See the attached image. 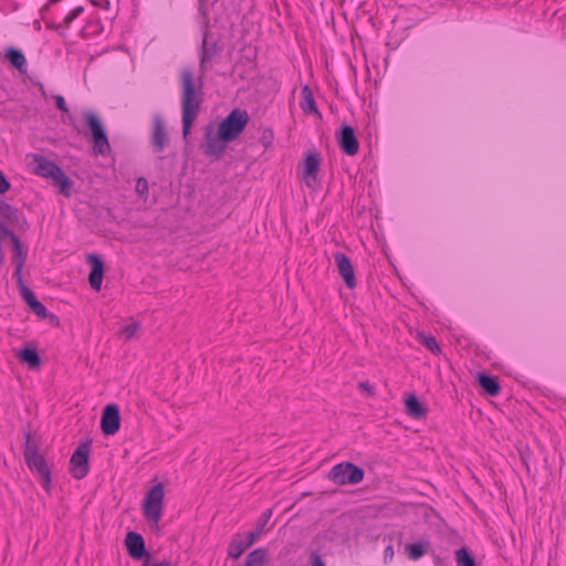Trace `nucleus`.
I'll list each match as a JSON object with an SVG mask.
<instances>
[{
    "mask_svg": "<svg viewBox=\"0 0 566 566\" xmlns=\"http://www.w3.org/2000/svg\"><path fill=\"white\" fill-rule=\"evenodd\" d=\"M181 111H182V135L186 138L190 134L191 126L196 120L202 103V83L197 86L190 69L181 71Z\"/></svg>",
    "mask_w": 566,
    "mask_h": 566,
    "instance_id": "obj_1",
    "label": "nucleus"
},
{
    "mask_svg": "<svg viewBox=\"0 0 566 566\" xmlns=\"http://www.w3.org/2000/svg\"><path fill=\"white\" fill-rule=\"evenodd\" d=\"M365 478V471L352 462H340L332 468L328 479L337 485H355Z\"/></svg>",
    "mask_w": 566,
    "mask_h": 566,
    "instance_id": "obj_2",
    "label": "nucleus"
},
{
    "mask_svg": "<svg viewBox=\"0 0 566 566\" xmlns=\"http://www.w3.org/2000/svg\"><path fill=\"white\" fill-rule=\"evenodd\" d=\"M165 488L157 483L146 493L143 512L147 521L158 524L164 511Z\"/></svg>",
    "mask_w": 566,
    "mask_h": 566,
    "instance_id": "obj_3",
    "label": "nucleus"
},
{
    "mask_svg": "<svg viewBox=\"0 0 566 566\" xmlns=\"http://www.w3.org/2000/svg\"><path fill=\"white\" fill-rule=\"evenodd\" d=\"M84 118L86 122V126L88 127L92 134L94 154H107L111 150V145L101 119L93 112L84 113Z\"/></svg>",
    "mask_w": 566,
    "mask_h": 566,
    "instance_id": "obj_4",
    "label": "nucleus"
},
{
    "mask_svg": "<svg viewBox=\"0 0 566 566\" xmlns=\"http://www.w3.org/2000/svg\"><path fill=\"white\" fill-rule=\"evenodd\" d=\"M249 122L245 111L233 109L219 125L218 130L223 139L234 140L244 129Z\"/></svg>",
    "mask_w": 566,
    "mask_h": 566,
    "instance_id": "obj_5",
    "label": "nucleus"
},
{
    "mask_svg": "<svg viewBox=\"0 0 566 566\" xmlns=\"http://www.w3.org/2000/svg\"><path fill=\"white\" fill-rule=\"evenodd\" d=\"M271 515V510L264 512L262 514V522L260 523V525L254 531L249 532L244 539L233 538V541L229 544L228 556L232 559H238L245 549L253 545L262 534L264 526L270 520Z\"/></svg>",
    "mask_w": 566,
    "mask_h": 566,
    "instance_id": "obj_6",
    "label": "nucleus"
},
{
    "mask_svg": "<svg viewBox=\"0 0 566 566\" xmlns=\"http://www.w3.org/2000/svg\"><path fill=\"white\" fill-rule=\"evenodd\" d=\"M25 161L30 172L39 177H65L62 169L44 156L28 155Z\"/></svg>",
    "mask_w": 566,
    "mask_h": 566,
    "instance_id": "obj_7",
    "label": "nucleus"
},
{
    "mask_svg": "<svg viewBox=\"0 0 566 566\" xmlns=\"http://www.w3.org/2000/svg\"><path fill=\"white\" fill-rule=\"evenodd\" d=\"M91 443H81L70 459V470L73 478L81 480L87 475Z\"/></svg>",
    "mask_w": 566,
    "mask_h": 566,
    "instance_id": "obj_8",
    "label": "nucleus"
},
{
    "mask_svg": "<svg viewBox=\"0 0 566 566\" xmlns=\"http://www.w3.org/2000/svg\"><path fill=\"white\" fill-rule=\"evenodd\" d=\"M228 139L222 138V134L218 129H216L213 124H209L205 128V142L203 149L208 156L219 157L226 150V144Z\"/></svg>",
    "mask_w": 566,
    "mask_h": 566,
    "instance_id": "obj_9",
    "label": "nucleus"
},
{
    "mask_svg": "<svg viewBox=\"0 0 566 566\" xmlns=\"http://www.w3.org/2000/svg\"><path fill=\"white\" fill-rule=\"evenodd\" d=\"M24 460L29 469L40 476L43 489L50 493L52 488L51 470L43 455L30 452Z\"/></svg>",
    "mask_w": 566,
    "mask_h": 566,
    "instance_id": "obj_10",
    "label": "nucleus"
},
{
    "mask_svg": "<svg viewBox=\"0 0 566 566\" xmlns=\"http://www.w3.org/2000/svg\"><path fill=\"white\" fill-rule=\"evenodd\" d=\"M120 428L119 408L115 403L105 406L102 412L101 430L105 436H113Z\"/></svg>",
    "mask_w": 566,
    "mask_h": 566,
    "instance_id": "obj_11",
    "label": "nucleus"
},
{
    "mask_svg": "<svg viewBox=\"0 0 566 566\" xmlns=\"http://www.w3.org/2000/svg\"><path fill=\"white\" fill-rule=\"evenodd\" d=\"M125 545L129 556L135 560L149 558L150 556L146 549L144 537L134 531H129L126 534Z\"/></svg>",
    "mask_w": 566,
    "mask_h": 566,
    "instance_id": "obj_12",
    "label": "nucleus"
},
{
    "mask_svg": "<svg viewBox=\"0 0 566 566\" xmlns=\"http://www.w3.org/2000/svg\"><path fill=\"white\" fill-rule=\"evenodd\" d=\"M337 142L339 148L348 156H354L358 153L359 143L356 137L355 130L349 125H343L339 134H337Z\"/></svg>",
    "mask_w": 566,
    "mask_h": 566,
    "instance_id": "obj_13",
    "label": "nucleus"
},
{
    "mask_svg": "<svg viewBox=\"0 0 566 566\" xmlns=\"http://www.w3.org/2000/svg\"><path fill=\"white\" fill-rule=\"evenodd\" d=\"M335 262L337 265L338 274L344 280L345 285L348 289H354L357 282L350 259L342 252H336Z\"/></svg>",
    "mask_w": 566,
    "mask_h": 566,
    "instance_id": "obj_14",
    "label": "nucleus"
},
{
    "mask_svg": "<svg viewBox=\"0 0 566 566\" xmlns=\"http://www.w3.org/2000/svg\"><path fill=\"white\" fill-rule=\"evenodd\" d=\"M87 260L92 265L91 273L88 275V282L93 290L99 291L104 275V262L97 254H90Z\"/></svg>",
    "mask_w": 566,
    "mask_h": 566,
    "instance_id": "obj_15",
    "label": "nucleus"
},
{
    "mask_svg": "<svg viewBox=\"0 0 566 566\" xmlns=\"http://www.w3.org/2000/svg\"><path fill=\"white\" fill-rule=\"evenodd\" d=\"M168 142L165 124L160 115L154 116L151 143L156 151H161Z\"/></svg>",
    "mask_w": 566,
    "mask_h": 566,
    "instance_id": "obj_16",
    "label": "nucleus"
},
{
    "mask_svg": "<svg viewBox=\"0 0 566 566\" xmlns=\"http://www.w3.org/2000/svg\"><path fill=\"white\" fill-rule=\"evenodd\" d=\"M218 52L216 43L209 44L207 38L203 39L200 57V72L201 76L206 73L208 65L211 63Z\"/></svg>",
    "mask_w": 566,
    "mask_h": 566,
    "instance_id": "obj_17",
    "label": "nucleus"
},
{
    "mask_svg": "<svg viewBox=\"0 0 566 566\" xmlns=\"http://www.w3.org/2000/svg\"><path fill=\"white\" fill-rule=\"evenodd\" d=\"M301 98L302 99H301L300 106L305 114H315L318 116L321 115L317 109V106H316V103H315V99L313 96V92L308 85H305L302 88Z\"/></svg>",
    "mask_w": 566,
    "mask_h": 566,
    "instance_id": "obj_18",
    "label": "nucleus"
},
{
    "mask_svg": "<svg viewBox=\"0 0 566 566\" xmlns=\"http://www.w3.org/2000/svg\"><path fill=\"white\" fill-rule=\"evenodd\" d=\"M405 405L407 413L413 419H420L427 415V409L416 395L408 396Z\"/></svg>",
    "mask_w": 566,
    "mask_h": 566,
    "instance_id": "obj_19",
    "label": "nucleus"
},
{
    "mask_svg": "<svg viewBox=\"0 0 566 566\" xmlns=\"http://www.w3.org/2000/svg\"><path fill=\"white\" fill-rule=\"evenodd\" d=\"M321 165L319 154L316 151L308 153L303 163L304 177H315Z\"/></svg>",
    "mask_w": 566,
    "mask_h": 566,
    "instance_id": "obj_20",
    "label": "nucleus"
},
{
    "mask_svg": "<svg viewBox=\"0 0 566 566\" xmlns=\"http://www.w3.org/2000/svg\"><path fill=\"white\" fill-rule=\"evenodd\" d=\"M6 57L20 73L27 72V60L20 50L9 48L6 52Z\"/></svg>",
    "mask_w": 566,
    "mask_h": 566,
    "instance_id": "obj_21",
    "label": "nucleus"
},
{
    "mask_svg": "<svg viewBox=\"0 0 566 566\" xmlns=\"http://www.w3.org/2000/svg\"><path fill=\"white\" fill-rule=\"evenodd\" d=\"M19 358L21 359V361L25 363L31 368H36L41 364V357L36 349L34 348L25 347L21 349Z\"/></svg>",
    "mask_w": 566,
    "mask_h": 566,
    "instance_id": "obj_22",
    "label": "nucleus"
},
{
    "mask_svg": "<svg viewBox=\"0 0 566 566\" xmlns=\"http://www.w3.org/2000/svg\"><path fill=\"white\" fill-rule=\"evenodd\" d=\"M476 380L481 388L491 397L495 396V376L478 373Z\"/></svg>",
    "mask_w": 566,
    "mask_h": 566,
    "instance_id": "obj_23",
    "label": "nucleus"
},
{
    "mask_svg": "<svg viewBox=\"0 0 566 566\" xmlns=\"http://www.w3.org/2000/svg\"><path fill=\"white\" fill-rule=\"evenodd\" d=\"M266 559V551L264 548H255L248 554L244 566H264Z\"/></svg>",
    "mask_w": 566,
    "mask_h": 566,
    "instance_id": "obj_24",
    "label": "nucleus"
},
{
    "mask_svg": "<svg viewBox=\"0 0 566 566\" xmlns=\"http://www.w3.org/2000/svg\"><path fill=\"white\" fill-rule=\"evenodd\" d=\"M427 548H428V543L416 542V543L408 544L406 547V551H407L410 559L418 560L426 554Z\"/></svg>",
    "mask_w": 566,
    "mask_h": 566,
    "instance_id": "obj_25",
    "label": "nucleus"
},
{
    "mask_svg": "<svg viewBox=\"0 0 566 566\" xmlns=\"http://www.w3.org/2000/svg\"><path fill=\"white\" fill-rule=\"evenodd\" d=\"M12 250H13V258L12 261L14 264H23L27 260V251H23L22 243L18 237H13V240L11 241Z\"/></svg>",
    "mask_w": 566,
    "mask_h": 566,
    "instance_id": "obj_26",
    "label": "nucleus"
},
{
    "mask_svg": "<svg viewBox=\"0 0 566 566\" xmlns=\"http://www.w3.org/2000/svg\"><path fill=\"white\" fill-rule=\"evenodd\" d=\"M52 185L66 198L72 196L73 179H52Z\"/></svg>",
    "mask_w": 566,
    "mask_h": 566,
    "instance_id": "obj_27",
    "label": "nucleus"
},
{
    "mask_svg": "<svg viewBox=\"0 0 566 566\" xmlns=\"http://www.w3.org/2000/svg\"><path fill=\"white\" fill-rule=\"evenodd\" d=\"M458 566H475V560L468 548L461 547L455 552Z\"/></svg>",
    "mask_w": 566,
    "mask_h": 566,
    "instance_id": "obj_28",
    "label": "nucleus"
},
{
    "mask_svg": "<svg viewBox=\"0 0 566 566\" xmlns=\"http://www.w3.org/2000/svg\"><path fill=\"white\" fill-rule=\"evenodd\" d=\"M135 180H136L135 190H136L137 195L139 196V198H142V199H144V201H146L148 198V193H149L148 179H135Z\"/></svg>",
    "mask_w": 566,
    "mask_h": 566,
    "instance_id": "obj_29",
    "label": "nucleus"
},
{
    "mask_svg": "<svg viewBox=\"0 0 566 566\" xmlns=\"http://www.w3.org/2000/svg\"><path fill=\"white\" fill-rule=\"evenodd\" d=\"M25 440H24V451H23V454H24V459H27V455L30 454V452L32 453H39L38 452V446H36V442L33 440L32 436L30 432H27L25 436H24Z\"/></svg>",
    "mask_w": 566,
    "mask_h": 566,
    "instance_id": "obj_30",
    "label": "nucleus"
},
{
    "mask_svg": "<svg viewBox=\"0 0 566 566\" xmlns=\"http://www.w3.org/2000/svg\"><path fill=\"white\" fill-rule=\"evenodd\" d=\"M19 291L22 300L29 305V307H33V305L39 301L34 292L28 286H23V289Z\"/></svg>",
    "mask_w": 566,
    "mask_h": 566,
    "instance_id": "obj_31",
    "label": "nucleus"
},
{
    "mask_svg": "<svg viewBox=\"0 0 566 566\" xmlns=\"http://www.w3.org/2000/svg\"><path fill=\"white\" fill-rule=\"evenodd\" d=\"M421 344L433 354L441 350L436 337L433 336H423Z\"/></svg>",
    "mask_w": 566,
    "mask_h": 566,
    "instance_id": "obj_32",
    "label": "nucleus"
},
{
    "mask_svg": "<svg viewBox=\"0 0 566 566\" xmlns=\"http://www.w3.org/2000/svg\"><path fill=\"white\" fill-rule=\"evenodd\" d=\"M0 210H1V213L2 216L9 220V221H14L18 219V210L12 208L11 206H9L8 203H2L0 206Z\"/></svg>",
    "mask_w": 566,
    "mask_h": 566,
    "instance_id": "obj_33",
    "label": "nucleus"
},
{
    "mask_svg": "<svg viewBox=\"0 0 566 566\" xmlns=\"http://www.w3.org/2000/svg\"><path fill=\"white\" fill-rule=\"evenodd\" d=\"M139 324L138 323H132L123 327L122 334L126 339H132L137 335V332L139 331Z\"/></svg>",
    "mask_w": 566,
    "mask_h": 566,
    "instance_id": "obj_34",
    "label": "nucleus"
},
{
    "mask_svg": "<svg viewBox=\"0 0 566 566\" xmlns=\"http://www.w3.org/2000/svg\"><path fill=\"white\" fill-rule=\"evenodd\" d=\"M32 310V312L38 315L39 317L41 318H46L49 316H53L52 314H50L46 310V307L40 302L38 301L33 307H30Z\"/></svg>",
    "mask_w": 566,
    "mask_h": 566,
    "instance_id": "obj_35",
    "label": "nucleus"
},
{
    "mask_svg": "<svg viewBox=\"0 0 566 566\" xmlns=\"http://www.w3.org/2000/svg\"><path fill=\"white\" fill-rule=\"evenodd\" d=\"M23 264H14V273H13V276L15 277L17 280V285L19 287V290L23 289V286H27L23 282V277H22V269H23Z\"/></svg>",
    "mask_w": 566,
    "mask_h": 566,
    "instance_id": "obj_36",
    "label": "nucleus"
},
{
    "mask_svg": "<svg viewBox=\"0 0 566 566\" xmlns=\"http://www.w3.org/2000/svg\"><path fill=\"white\" fill-rule=\"evenodd\" d=\"M83 11V8L81 7H77L75 9H73L72 11H70L65 18H64V23L65 24H70L75 18H77Z\"/></svg>",
    "mask_w": 566,
    "mask_h": 566,
    "instance_id": "obj_37",
    "label": "nucleus"
},
{
    "mask_svg": "<svg viewBox=\"0 0 566 566\" xmlns=\"http://www.w3.org/2000/svg\"><path fill=\"white\" fill-rule=\"evenodd\" d=\"M13 237H17V235L8 227H6L2 222H0V239L9 238L10 241H12Z\"/></svg>",
    "mask_w": 566,
    "mask_h": 566,
    "instance_id": "obj_38",
    "label": "nucleus"
},
{
    "mask_svg": "<svg viewBox=\"0 0 566 566\" xmlns=\"http://www.w3.org/2000/svg\"><path fill=\"white\" fill-rule=\"evenodd\" d=\"M311 564L312 566H326L325 562L317 552H313L311 554Z\"/></svg>",
    "mask_w": 566,
    "mask_h": 566,
    "instance_id": "obj_39",
    "label": "nucleus"
},
{
    "mask_svg": "<svg viewBox=\"0 0 566 566\" xmlns=\"http://www.w3.org/2000/svg\"><path fill=\"white\" fill-rule=\"evenodd\" d=\"M302 180L304 181L306 187H308L313 190H317L318 188L322 187V185H321L322 179H302Z\"/></svg>",
    "mask_w": 566,
    "mask_h": 566,
    "instance_id": "obj_40",
    "label": "nucleus"
},
{
    "mask_svg": "<svg viewBox=\"0 0 566 566\" xmlns=\"http://www.w3.org/2000/svg\"><path fill=\"white\" fill-rule=\"evenodd\" d=\"M55 104L56 107L62 111L63 113H69V108L66 106L65 99L61 95L55 96Z\"/></svg>",
    "mask_w": 566,
    "mask_h": 566,
    "instance_id": "obj_41",
    "label": "nucleus"
},
{
    "mask_svg": "<svg viewBox=\"0 0 566 566\" xmlns=\"http://www.w3.org/2000/svg\"><path fill=\"white\" fill-rule=\"evenodd\" d=\"M394 554H395V552H394V547H392L391 545L387 546V547L385 548V552H384V558H385V560H387L388 558H389V559H392Z\"/></svg>",
    "mask_w": 566,
    "mask_h": 566,
    "instance_id": "obj_42",
    "label": "nucleus"
},
{
    "mask_svg": "<svg viewBox=\"0 0 566 566\" xmlns=\"http://www.w3.org/2000/svg\"><path fill=\"white\" fill-rule=\"evenodd\" d=\"M9 189H10L9 179H0V193H3Z\"/></svg>",
    "mask_w": 566,
    "mask_h": 566,
    "instance_id": "obj_43",
    "label": "nucleus"
},
{
    "mask_svg": "<svg viewBox=\"0 0 566 566\" xmlns=\"http://www.w3.org/2000/svg\"><path fill=\"white\" fill-rule=\"evenodd\" d=\"M142 566H172V565H171V562H170V560L165 559V560H163V562H160V563H154V564L145 563V564H143Z\"/></svg>",
    "mask_w": 566,
    "mask_h": 566,
    "instance_id": "obj_44",
    "label": "nucleus"
},
{
    "mask_svg": "<svg viewBox=\"0 0 566 566\" xmlns=\"http://www.w3.org/2000/svg\"><path fill=\"white\" fill-rule=\"evenodd\" d=\"M200 4H199V11L206 15L207 14V8H206V4H205V0H199Z\"/></svg>",
    "mask_w": 566,
    "mask_h": 566,
    "instance_id": "obj_45",
    "label": "nucleus"
},
{
    "mask_svg": "<svg viewBox=\"0 0 566 566\" xmlns=\"http://www.w3.org/2000/svg\"><path fill=\"white\" fill-rule=\"evenodd\" d=\"M359 387H360L361 389H366V390L370 391V387H369V385H368L367 382H360V384H359Z\"/></svg>",
    "mask_w": 566,
    "mask_h": 566,
    "instance_id": "obj_46",
    "label": "nucleus"
},
{
    "mask_svg": "<svg viewBox=\"0 0 566 566\" xmlns=\"http://www.w3.org/2000/svg\"><path fill=\"white\" fill-rule=\"evenodd\" d=\"M0 177H4V175L0 171Z\"/></svg>",
    "mask_w": 566,
    "mask_h": 566,
    "instance_id": "obj_47",
    "label": "nucleus"
}]
</instances>
